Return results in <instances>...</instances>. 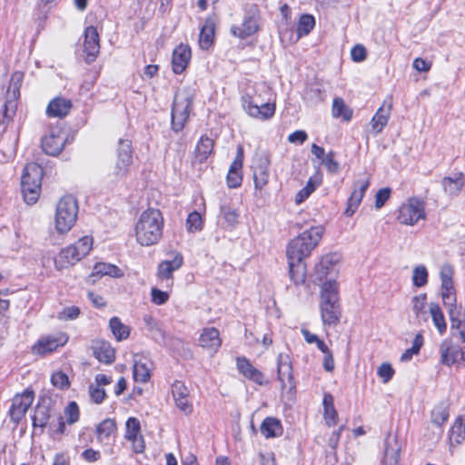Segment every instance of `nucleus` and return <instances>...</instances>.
I'll return each mask as SVG.
<instances>
[{"label":"nucleus","instance_id":"423d86ee","mask_svg":"<svg viewBox=\"0 0 465 465\" xmlns=\"http://www.w3.org/2000/svg\"><path fill=\"white\" fill-rule=\"evenodd\" d=\"M24 80L22 72H15L10 80L6 91V96L0 100V123L8 124L15 115L17 109V100L20 96V88Z\"/></svg>","mask_w":465,"mask_h":465},{"label":"nucleus","instance_id":"ddd939ff","mask_svg":"<svg viewBox=\"0 0 465 465\" xmlns=\"http://www.w3.org/2000/svg\"><path fill=\"white\" fill-rule=\"evenodd\" d=\"M258 28V9L257 6L253 5L244 16L242 23L239 25H233L231 31L233 35L244 39L256 33Z\"/></svg>","mask_w":465,"mask_h":465},{"label":"nucleus","instance_id":"f3484780","mask_svg":"<svg viewBox=\"0 0 465 465\" xmlns=\"http://www.w3.org/2000/svg\"><path fill=\"white\" fill-rule=\"evenodd\" d=\"M152 361L143 354L134 355L133 375L136 382L145 383L150 380Z\"/></svg>","mask_w":465,"mask_h":465},{"label":"nucleus","instance_id":"680f3d73","mask_svg":"<svg viewBox=\"0 0 465 465\" xmlns=\"http://www.w3.org/2000/svg\"><path fill=\"white\" fill-rule=\"evenodd\" d=\"M51 382L54 387L62 390L69 387V379L67 375L62 371L54 373L51 377Z\"/></svg>","mask_w":465,"mask_h":465},{"label":"nucleus","instance_id":"c85d7f7f","mask_svg":"<svg viewBox=\"0 0 465 465\" xmlns=\"http://www.w3.org/2000/svg\"><path fill=\"white\" fill-rule=\"evenodd\" d=\"M183 262V259L181 253H176L173 260H165L162 262L158 266V276L162 280H171L173 272L178 270Z\"/></svg>","mask_w":465,"mask_h":465},{"label":"nucleus","instance_id":"603ef678","mask_svg":"<svg viewBox=\"0 0 465 465\" xmlns=\"http://www.w3.org/2000/svg\"><path fill=\"white\" fill-rule=\"evenodd\" d=\"M338 259L335 255H327L323 257L320 263L316 266V271L321 277L323 275H327L330 271H331L334 267V264L337 262Z\"/></svg>","mask_w":465,"mask_h":465},{"label":"nucleus","instance_id":"6e6552de","mask_svg":"<svg viewBox=\"0 0 465 465\" xmlns=\"http://www.w3.org/2000/svg\"><path fill=\"white\" fill-rule=\"evenodd\" d=\"M133 163V148L129 140L121 139L116 149V159L112 167L110 175L114 179H121L127 175Z\"/></svg>","mask_w":465,"mask_h":465},{"label":"nucleus","instance_id":"69168bd1","mask_svg":"<svg viewBox=\"0 0 465 465\" xmlns=\"http://www.w3.org/2000/svg\"><path fill=\"white\" fill-rule=\"evenodd\" d=\"M89 393L92 401L97 404L101 403L106 395L104 389H101L100 387L94 384L89 386Z\"/></svg>","mask_w":465,"mask_h":465},{"label":"nucleus","instance_id":"473e14b6","mask_svg":"<svg viewBox=\"0 0 465 465\" xmlns=\"http://www.w3.org/2000/svg\"><path fill=\"white\" fill-rule=\"evenodd\" d=\"M323 416L326 424L331 427L334 426L338 421V412L334 407V399L331 393H325L322 401Z\"/></svg>","mask_w":465,"mask_h":465},{"label":"nucleus","instance_id":"ea45409f","mask_svg":"<svg viewBox=\"0 0 465 465\" xmlns=\"http://www.w3.org/2000/svg\"><path fill=\"white\" fill-rule=\"evenodd\" d=\"M331 114L334 118L350 121L352 117V110L346 105L343 99L336 97L332 101Z\"/></svg>","mask_w":465,"mask_h":465},{"label":"nucleus","instance_id":"6ab92c4d","mask_svg":"<svg viewBox=\"0 0 465 465\" xmlns=\"http://www.w3.org/2000/svg\"><path fill=\"white\" fill-rule=\"evenodd\" d=\"M84 50L86 54L85 61H94L100 51L99 35L95 27L88 26L84 31Z\"/></svg>","mask_w":465,"mask_h":465},{"label":"nucleus","instance_id":"79ce46f5","mask_svg":"<svg viewBox=\"0 0 465 465\" xmlns=\"http://www.w3.org/2000/svg\"><path fill=\"white\" fill-rule=\"evenodd\" d=\"M321 302H339L338 284L335 281H326L322 284Z\"/></svg>","mask_w":465,"mask_h":465},{"label":"nucleus","instance_id":"052dcab7","mask_svg":"<svg viewBox=\"0 0 465 465\" xmlns=\"http://www.w3.org/2000/svg\"><path fill=\"white\" fill-rule=\"evenodd\" d=\"M377 374L384 383H387L392 379L394 370L390 363L384 362L378 368Z\"/></svg>","mask_w":465,"mask_h":465},{"label":"nucleus","instance_id":"bf43d9fd","mask_svg":"<svg viewBox=\"0 0 465 465\" xmlns=\"http://www.w3.org/2000/svg\"><path fill=\"white\" fill-rule=\"evenodd\" d=\"M64 415L69 424H73L79 420V408L75 401H71L64 410Z\"/></svg>","mask_w":465,"mask_h":465},{"label":"nucleus","instance_id":"a878e982","mask_svg":"<svg viewBox=\"0 0 465 465\" xmlns=\"http://www.w3.org/2000/svg\"><path fill=\"white\" fill-rule=\"evenodd\" d=\"M237 368L239 371L247 379L252 380L260 385L266 383L264 375L254 366H252L246 358L237 359Z\"/></svg>","mask_w":465,"mask_h":465},{"label":"nucleus","instance_id":"6e6d98bb","mask_svg":"<svg viewBox=\"0 0 465 465\" xmlns=\"http://www.w3.org/2000/svg\"><path fill=\"white\" fill-rule=\"evenodd\" d=\"M335 153L331 151L322 158V163L325 166L327 171L331 173H338L340 169L339 163L334 159Z\"/></svg>","mask_w":465,"mask_h":465},{"label":"nucleus","instance_id":"9b49d317","mask_svg":"<svg viewBox=\"0 0 465 465\" xmlns=\"http://www.w3.org/2000/svg\"><path fill=\"white\" fill-rule=\"evenodd\" d=\"M271 160L265 152H259L255 153L252 163V176L254 186L258 190L263 189L269 182V166Z\"/></svg>","mask_w":465,"mask_h":465},{"label":"nucleus","instance_id":"de8ad7c7","mask_svg":"<svg viewBox=\"0 0 465 465\" xmlns=\"http://www.w3.org/2000/svg\"><path fill=\"white\" fill-rule=\"evenodd\" d=\"M186 230L190 233L200 232L203 228V220L198 212H192L186 219Z\"/></svg>","mask_w":465,"mask_h":465},{"label":"nucleus","instance_id":"cd10ccee","mask_svg":"<svg viewBox=\"0 0 465 465\" xmlns=\"http://www.w3.org/2000/svg\"><path fill=\"white\" fill-rule=\"evenodd\" d=\"M392 107V103L384 101L382 105L378 109L376 114L371 119V127L376 133H381L384 126L387 124L391 111Z\"/></svg>","mask_w":465,"mask_h":465},{"label":"nucleus","instance_id":"a18cd8bd","mask_svg":"<svg viewBox=\"0 0 465 465\" xmlns=\"http://www.w3.org/2000/svg\"><path fill=\"white\" fill-rule=\"evenodd\" d=\"M116 426L115 422L112 419H105L103 420L96 429L97 438L100 441H103L104 439H108L114 431Z\"/></svg>","mask_w":465,"mask_h":465},{"label":"nucleus","instance_id":"58836bf2","mask_svg":"<svg viewBox=\"0 0 465 465\" xmlns=\"http://www.w3.org/2000/svg\"><path fill=\"white\" fill-rule=\"evenodd\" d=\"M290 268V277L296 284H303L306 280V266L303 262L288 261Z\"/></svg>","mask_w":465,"mask_h":465},{"label":"nucleus","instance_id":"f704fd0d","mask_svg":"<svg viewBox=\"0 0 465 465\" xmlns=\"http://www.w3.org/2000/svg\"><path fill=\"white\" fill-rule=\"evenodd\" d=\"M321 174L317 173L310 177L309 180L307 181L306 185L297 193L295 196V203L297 204H300L302 202H304L312 194V193L315 191V189L321 184Z\"/></svg>","mask_w":465,"mask_h":465},{"label":"nucleus","instance_id":"338daca9","mask_svg":"<svg viewBox=\"0 0 465 465\" xmlns=\"http://www.w3.org/2000/svg\"><path fill=\"white\" fill-rule=\"evenodd\" d=\"M371 182V176L367 173L363 175V177L358 179L353 183V188L358 189V192L361 193L363 196L365 192L367 191Z\"/></svg>","mask_w":465,"mask_h":465},{"label":"nucleus","instance_id":"4c0bfd02","mask_svg":"<svg viewBox=\"0 0 465 465\" xmlns=\"http://www.w3.org/2000/svg\"><path fill=\"white\" fill-rule=\"evenodd\" d=\"M213 140L202 136L199 140L195 149V160L199 163L204 162L213 150Z\"/></svg>","mask_w":465,"mask_h":465},{"label":"nucleus","instance_id":"9d476101","mask_svg":"<svg viewBox=\"0 0 465 465\" xmlns=\"http://www.w3.org/2000/svg\"><path fill=\"white\" fill-rule=\"evenodd\" d=\"M191 105L192 101L188 95L176 94L172 109V125L175 132H180L184 127L189 118Z\"/></svg>","mask_w":465,"mask_h":465},{"label":"nucleus","instance_id":"2eb2a0df","mask_svg":"<svg viewBox=\"0 0 465 465\" xmlns=\"http://www.w3.org/2000/svg\"><path fill=\"white\" fill-rule=\"evenodd\" d=\"M66 137L58 127L52 128L49 133L42 139V147L45 153L57 155L63 150L65 144Z\"/></svg>","mask_w":465,"mask_h":465},{"label":"nucleus","instance_id":"774afa93","mask_svg":"<svg viewBox=\"0 0 465 465\" xmlns=\"http://www.w3.org/2000/svg\"><path fill=\"white\" fill-rule=\"evenodd\" d=\"M366 49L361 45H355L351 51V59L358 63L364 61L366 59Z\"/></svg>","mask_w":465,"mask_h":465},{"label":"nucleus","instance_id":"0eeeda50","mask_svg":"<svg viewBox=\"0 0 465 465\" xmlns=\"http://www.w3.org/2000/svg\"><path fill=\"white\" fill-rule=\"evenodd\" d=\"M243 110L253 118L267 120L271 118L275 112V104L263 102L257 94H245L242 97Z\"/></svg>","mask_w":465,"mask_h":465},{"label":"nucleus","instance_id":"1a4fd4ad","mask_svg":"<svg viewBox=\"0 0 465 465\" xmlns=\"http://www.w3.org/2000/svg\"><path fill=\"white\" fill-rule=\"evenodd\" d=\"M424 203L412 197L402 203L399 209L398 221L404 225H415L420 220L425 219Z\"/></svg>","mask_w":465,"mask_h":465},{"label":"nucleus","instance_id":"864d4df0","mask_svg":"<svg viewBox=\"0 0 465 465\" xmlns=\"http://www.w3.org/2000/svg\"><path fill=\"white\" fill-rule=\"evenodd\" d=\"M428 282V271L424 265H418L413 269L412 282L416 287H422Z\"/></svg>","mask_w":465,"mask_h":465},{"label":"nucleus","instance_id":"5fc2aeb1","mask_svg":"<svg viewBox=\"0 0 465 465\" xmlns=\"http://www.w3.org/2000/svg\"><path fill=\"white\" fill-rule=\"evenodd\" d=\"M221 214L224 219L225 223H227V225L230 227H234L235 224L238 223L239 214L237 213L236 210L229 206H221Z\"/></svg>","mask_w":465,"mask_h":465},{"label":"nucleus","instance_id":"c756f323","mask_svg":"<svg viewBox=\"0 0 465 465\" xmlns=\"http://www.w3.org/2000/svg\"><path fill=\"white\" fill-rule=\"evenodd\" d=\"M215 29V19L213 16L208 17L201 28L199 35V45L203 50H208L213 42Z\"/></svg>","mask_w":465,"mask_h":465},{"label":"nucleus","instance_id":"f8f14e48","mask_svg":"<svg viewBox=\"0 0 465 465\" xmlns=\"http://www.w3.org/2000/svg\"><path fill=\"white\" fill-rule=\"evenodd\" d=\"M35 398V393L32 390L26 389L23 393L16 394L13 399V403L10 409L11 419L19 422L29 407L32 405Z\"/></svg>","mask_w":465,"mask_h":465},{"label":"nucleus","instance_id":"8fccbe9b","mask_svg":"<svg viewBox=\"0 0 465 465\" xmlns=\"http://www.w3.org/2000/svg\"><path fill=\"white\" fill-rule=\"evenodd\" d=\"M315 25L314 17L311 15H303L301 16L298 26H297V34L298 37L302 35H307Z\"/></svg>","mask_w":465,"mask_h":465},{"label":"nucleus","instance_id":"393cba45","mask_svg":"<svg viewBox=\"0 0 465 465\" xmlns=\"http://www.w3.org/2000/svg\"><path fill=\"white\" fill-rule=\"evenodd\" d=\"M321 316L324 324H336L341 317L339 302H321Z\"/></svg>","mask_w":465,"mask_h":465},{"label":"nucleus","instance_id":"0e129e2a","mask_svg":"<svg viewBox=\"0 0 465 465\" xmlns=\"http://www.w3.org/2000/svg\"><path fill=\"white\" fill-rule=\"evenodd\" d=\"M391 195L390 188H381L375 194V208L381 209L389 200Z\"/></svg>","mask_w":465,"mask_h":465},{"label":"nucleus","instance_id":"7ed1b4c3","mask_svg":"<svg viewBox=\"0 0 465 465\" xmlns=\"http://www.w3.org/2000/svg\"><path fill=\"white\" fill-rule=\"evenodd\" d=\"M93 248V238L84 236L74 243L62 249L54 260L57 270H63L74 265L84 258Z\"/></svg>","mask_w":465,"mask_h":465},{"label":"nucleus","instance_id":"412c9836","mask_svg":"<svg viewBox=\"0 0 465 465\" xmlns=\"http://www.w3.org/2000/svg\"><path fill=\"white\" fill-rule=\"evenodd\" d=\"M401 443L397 436L388 433L385 440L382 465H399Z\"/></svg>","mask_w":465,"mask_h":465},{"label":"nucleus","instance_id":"49530a36","mask_svg":"<svg viewBox=\"0 0 465 465\" xmlns=\"http://www.w3.org/2000/svg\"><path fill=\"white\" fill-rule=\"evenodd\" d=\"M440 295L443 305L447 308L457 304L456 292L453 283L441 284Z\"/></svg>","mask_w":465,"mask_h":465},{"label":"nucleus","instance_id":"39448f33","mask_svg":"<svg viewBox=\"0 0 465 465\" xmlns=\"http://www.w3.org/2000/svg\"><path fill=\"white\" fill-rule=\"evenodd\" d=\"M78 215V203L74 197H62L57 204L54 215V228L58 233L68 232L75 224Z\"/></svg>","mask_w":465,"mask_h":465},{"label":"nucleus","instance_id":"f257e3e1","mask_svg":"<svg viewBox=\"0 0 465 465\" xmlns=\"http://www.w3.org/2000/svg\"><path fill=\"white\" fill-rule=\"evenodd\" d=\"M164 219L158 209L148 208L139 215L135 226V239L141 246L157 244L163 237Z\"/></svg>","mask_w":465,"mask_h":465},{"label":"nucleus","instance_id":"4be33fe9","mask_svg":"<svg viewBox=\"0 0 465 465\" xmlns=\"http://www.w3.org/2000/svg\"><path fill=\"white\" fill-rule=\"evenodd\" d=\"M191 59V49L187 45L181 44L173 53L172 65L173 71L179 74L187 67Z\"/></svg>","mask_w":465,"mask_h":465},{"label":"nucleus","instance_id":"e433bc0d","mask_svg":"<svg viewBox=\"0 0 465 465\" xmlns=\"http://www.w3.org/2000/svg\"><path fill=\"white\" fill-rule=\"evenodd\" d=\"M451 323V329L459 331L465 328V312L462 307L457 304L446 308Z\"/></svg>","mask_w":465,"mask_h":465},{"label":"nucleus","instance_id":"bb28decb","mask_svg":"<svg viewBox=\"0 0 465 465\" xmlns=\"http://www.w3.org/2000/svg\"><path fill=\"white\" fill-rule=\"evenodd\" d=\"M72 103L70 100L63 97H55L50 101L46 114L49 117L63 118L70 112Z\"/></svg>","mask_w":465,"mask_h":465},{"label":"nucleus","instance_id":"2f4dec72","mask_svg":"<svg viewBox=\"0 0 465 465\" xmlns=\"http://www.w3.org/2000/svg\"><path fill=\"white\" fill-rule=\"evenodd\" d=\"M465 440V418L460 416L458 417L454 423L452 424L450 434L449 440L450 448L458 446L461 444Z\"/></svg>","mask_w":465,"mask_h":465},{"label":"nucleus","instance_id":"a19ab883","mask_svg":"<svg viewBox=\"0 0 465 465\" xmlns=\"http://www.w3.org/2000/svg\"><path fill=\"white\" fill-rule=\"evenodd\" d=\"M429 309L435 327L440 334H443L446 331L447 324L442 310L440 305L435 302L430 303Z\"/></svg>","mask_w":465,"mask_h":465},{"label":"nucleus","instance_id":"3c124183","mask_svg":"<svg viewBox=\"0 0 465 465\" xmlns=\"http://www.w3.org/2000/svg\"><path fill=\"white\" fill-rule=\"evenodd\" d=\"M448 418V409L442 404L436 406L431 411V421L439 427L447 421Z\"/></svg>","mask_w":465,"mask_h":465},{"label":"nucleus","instance_id":"37998d69","mask_svg":"<svg viewBox=\"0 0 465 465\" xmlns=\"http://www.w3.org/2000/svg\"><path fill=\"white\" fill-rule=\"evenodd\" d=\"M111 331L117 341H123L128 338L130 330L124 325L118 317H113L109 322Z\"/></svg>","mask_w":465,"mask_h":465},{"label":"nucleus","instance_id":"5701e85b","mask_svg":"<svg viewBox=\"0 0 465 465\" xmlns=\"http://www.w3.org/2000/svg\"><path fill=\"white\" fill-rule=\"evenodd\" d=\"M440 362L451 366L459 362L460 347L451 343L450 341H443L440 346Z\"/></svg>","mask_w":465,"mask_h":465},{"label":"nucleus","instance_id":"13d9d810","mask_svg":"<svg viewBox=\"0 0 465 465\" xmlns=\"http://www.w3.org/2000/svg\"><path fill=\"white\" fill-rule=\"evenodd\" d=\"M454 268L450 263H444L440 270L441 284L453 283Z\"/></svg>","mask_w":465,"mask_h":465},{"label":"nucleus","instance_id":"dca6fc26","mask_svg":"<svg viewBox=\"0 0 465 465\" xmlns=\"http://www.w3.org/2000/svg\"><path fill=\"white\" fill-rule=\"evenodd\" d=\"M222 342L223 340L220 336V332L214 327L203 329L198 339L199 346L209 351L212 355L217 352L222 346Z\"/></svg>","mask_w":465,"mask_h":465},{"label":"nucleus","instance_id":"20e7f679","mask_svg":"<svg viewBox=\"0 0 465 465\" xmlns=\"http://www.w3.org/2000/svg\"><path fill=\"white\" fill-rule=\"evenodd\" d=\"M43 168L35 163L25 165L21 178V190L25 202L34 204L37 202L43 178Z\"/></svg>","mask_w":465,"mask_h":465},{"label":"nucleus","instance_id":"4468645a","mask_svg":"<svg viewBox=\"0 0 465 465\" xmlns=\"http://www.w3.org/2000/svg\"><path fill=\"white\" fill-rule=\"evenodd\" d=\"M67 341L68 337L64 333L42 337L32 347V351L36 355H45L64 346Z\"/></svg>","mask_w":465,"mask_h":465},{"label":"nucleus","instance_id":"e2e57ef3","mask_svg":"<svg viewBox=\"0 0 465 465\" xmlns=\"http://www.w3.org/2000/svg\"><path fill=\"white\" fill-rule=\"evenodd\" d=\"M80 314V309L76 306L64 308L58 314V319L62 321H70L76 319Z\"/></svg>","mask_w":465,"mask_h":465},{"label":"nucleus","instance_id":"a211bd4d","mask_svg":"<svg viewBox=\"0 0 465 465\" xmlns=\"http://www.w3.org/2000/svg\"><path fill=\"white\" fill-rule=\"evenodd\" d=\"M277 373L282 390L293 387L292 366L287 354L280 353L278 355Z\"/></svg>","mask_w":465,"mask_h":465},{"label":"nucleus","instance_id":"c03bdc74","mask_svg":"<svg viewBox=\"0 0 465 465\" xmlns=\"http://www.w3.org/2000/svg\"><path fill=\"white\" fill-rule=\"evenodd\" d=\"M93 274L109 275L114 278H118L123 275L121 270L117 266L105 262L96 263L94 265Z\"/></svg>","mask_w":465,"mask_h":465},{"label":"nucleus","instance_id":"72a5a7b5","mask_svg":"<svg viewBox=\"0 0 465 465\" xmlns=\"http://www.w3.org/2000/svg\"><path fill=\"white\" fill-rule=\"evenodd\" d=\"M443 190L450 195L458 194L464 185V174L458 173L454 177H444L441 182Z\"/></svg>","mask_w":465,"mask_h":465},{"label":"nucleus","instance_id":"b1692460","mask_svg":"<svg viewBox=\"0 0 465 465\" xmlns=\"http://www.w3.org/2000/svg\"><path fill=\"white\" fill-rule=\"evenodd\" d=\"M94 357L101 362L111 364L114 361L115 352L111 344L105 341H95L92 346Z\"/></svg>","mask_w":465,"mask_h":465},{"label":"nucleus","instance_id":"c9c22d12","mask_svg":"<svg viewBox=\"0 0 465 465\" xmlns=\"http://www.w3.org/2000/svg\"><path fill=\"white\" fill-rule=\"evenodd\" d=\"M260 430L265 438H273L282 434V428L279 420L268 417L261 424Z\"/></svg>","mask_w":465,"mask_h":465},{"label":"nucleus","instance_id":"4d7b16f0","mask_svg":"<svg viewBox=\"0 0 465 465\" xmlns=\"http://www.w3.org/2000/svg\"><path fill=\"white\" fill-rule=\"evenodd\" d=\"M140 433V421L136 418H129L126 421V439H134Z\"/></svg>","mask_w":465,"mask_h":465},{"label":"nucleus","instance_id":"7c9ffc66","mask_svg":"<svg viewBox=\"0 0 465 465\" xmlns=\"http://www.w3.org/2000/svg\"><path fill=\"white\" fill-rule=\"evenodd\" d=\"M53 413L52 409L47 404L45 400L39 402L34 411L33 415V425L34 427L44 428L47 425L49 419Z\"/></svg>","mask_w":465,"mask_h":465},{"label":"nucleus","instance_id":"aec40b11","mask_svg":"<svg viewBox=\"0 0 465 465\" xmlns=\"http://www.w3.org/2000/svg\"><path fill=\"white\" fill-rule=\"evenodd\" d=\"M172 392L176 407L188 415L193 412V405L188 400L189 390L183 382L176 381L172 386Z\"/></svg>","mask_w":465,"mask_h":465},{"label":"nucleus","instance_id":"09e8293b","mask_svg":"<svg viewBox=\"0 0 465 465\" xmlns=\"http://www.w3.org/2000/svg\"><path fill=\"white\" fill-rule=\"evenodd\" d=\"M363 195L358 192V189L352 190V193L348 199L347 207L344 210V215L347 217L352 216L357 211L362 201Z\"/></svg>","mask_w":465,"mask_h":465},{"label":"nucleus","instance_id":"f03ea898","mask_svg":"<svg viewBox=\"0 0 465 465\" xmlns=\"http://www.w3.org/2000/svg\"><path fill=\"white\" fill-rule=\"evenodd\" d=\"M323 232L322 226H314L292 240L287 248L288 261L303 262V259L318 245Z\"/></svg>","mask_w":465,"mask_h":465}]
</instances>
